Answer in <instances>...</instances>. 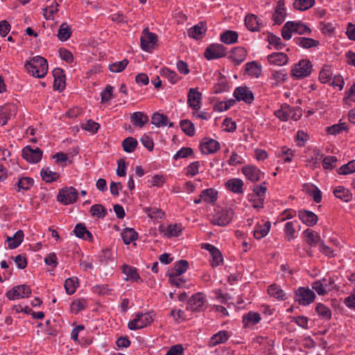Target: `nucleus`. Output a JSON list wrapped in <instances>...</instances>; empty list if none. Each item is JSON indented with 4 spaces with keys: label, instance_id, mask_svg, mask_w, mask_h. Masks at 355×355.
<instances>
[{
    "label": "nucleus",
    "instance_id": "f257e3e1",
    "mask_svg": "<svg viewBox=\"0 0 355 355\" xmlns=\"http://www.w3.org/2000/svg\"><path fill=\"white\" fill-rule=\"evenodd\" d=\"M24 67L27 72L36 78H44L48 72L47 60L40 55L33 57L25 62Z\"/></svg>",
    "mask_w": 355,
    "mask_h": 355
},
{
    "label": "nucleus",
    "instance_id": "f03ea898",
    "mask_svg": "<svg viewBox=\"0 0 355 355\" xmlns=\"http://www.w3.org/2000/svg\"><path fill=\"white\" fill-rule=\"evenodd\" d=\"M275 116L282 121H287L291 119L293 121L299 120L302 116V111L299 108L291 107L288 105L284 104L281 109L275 111Z\"/></svg>",
    "mask_w": 355,
    "mask_h": 355
},
{
    "label": "nucleus",
    "instance_id": "7ed1b4c3",
    "mask_svg": "<svg viewBox=\"0 0 355 355\" xmlns=\"http://www.w3.org/2000/svg\"><path fill=\"white\" fill-rule=\"evenodd\" d=\"M214 214L211 219L213 225L219 226H225L230 223L233 218L234 212L231 209H215Z\"/></svg>",
    "mask_w": 355,
    "mask_h": 355
},
{
    "label": "nucleus",
    "instance_id": "20e7f679",
    "mask_svg": "<svg viewBox=\"0 0 355 355\" xmlns=\"http://www.w3.org/2000/svg\"><path fill=\"white\" fill-rule=\"evenodd\" d=\"M78 194V191L74 187H64L59 191L57 199L62 204L67 205L77 200Z\"/></svg>",
    "mask_w": 355,
    "mask_h": 355
},
{
    "label": "nucleus",
    "instance_id": "39448f33",
    "mask_svg": "<svg viewBox=\"0 0 355 355\" xmlns=\"http://www.w3.org/2000/svg\"><path fill=\"white\" fill-rule=\"evenodd\" d=\"M98 261L100 266L105 271L113 269L116 265L114 254L111 250L108 248L104 249L98 255Z\"/></svg>",
    "mask_w": 355,
    "mask_h": 355
},
{
    "label": "nucleus",
    "instance_id": "423d86ee",
    "mask_svg": "<svg viewBox=\"0 0 355 355\" xmlns=\"http://www.w3.org/2000/svg\"><path fill=\"white\" fill-rule=\"evenodd\" d=\"M153 321V318L149 313H137L135 318L129 322L128 326L130 330H136L146 327Z\"/></svg>",
    "mask_w": 355,
    "mask_h": 355
},
{
    "label": "nucleus",
    "instance_id": "0eeeda50",
    "mask_svg": "<svg viewBox=\"0 0 355 355\" xmlns=\"http://www.w3.org/2000/svg\"><path fill=\"white\" fill-rule=\"evenodd\" d=\"M315 294L309 288L300 287L295 291V300L301 305H309L314 301Z\"/></svg>",
    "mask_w": 355,
    "mask_h": 355
},
{
    "label": "nucleus",
    "instance_id": "6e6552de",
    "mask_svg": "<svg viewBox=\"0 0 355 355\" xmlns=\"http://www.w3.org/2000/svg\"><path fill=\"white\" fill-rule=\"evenodd\" d=\"M312 71V64L308 60H302L295 64L292 69V75L297 78H302L309 76Z\"/></svg>",
    "mask_w": 355,
    "mask_h": 355
},
{
    "label": "nucleus",
    "instance_id": "1a4fd4ad",
    "mask_svg": "<svg viewBox=\"0 0 355 355\" xmlns=\"http://www.w3.org/2000/svg\"><path fill=\"white\" fill-rule=\"evenodd\" d=\"M204 55L209 60L223 58L226 55V48L221 44H211L207 47Z\"/></svg>",
    "mask_w": 355,
    "mask_h": 355
},
{
    "label": "nucleus",
    "instance_id": "9d476101",
    "mask_svg": "<svg viewBox=\"0 0 355 355\" xmlns=\"http://www.w3.org/2000/svg\"><path fill=\"white\" fill-rule=\"evenodd\" d=\"M206 303L204 293H197L193 295L187 302V309L192 311H202Z\"/></svg>",
    "mask_w": 355,
    "mask_h": 355
},
{
    "label": "nucleus",
    "instance_id": "9b49d317",
    "mask_svg": "<svg viewBox=\"0 0 355 355\" xmlns=\"http://www.w3.org/2000/svg\"><path fill=\"white\" fill-rule=\"evenodd\" d=\"M140 40L141 48L144 51H148L154 48L155 44L157 42V36L156 34L150 33L147 27L143 30Z\"/></svg>",
    "mask_w": 355,
    "mask_h": 355
},
{
    "label": "nucleus",
    "instance_id": "f8f14e48",
    "mask_svg": "<svg viewBox=\"0 0 355 355\" xmlns=\"http://www.w3.org/2000/svg\"><path fill=\"white\" fill-rule=\"evenodd\" d=\"M31 294V289L29 286L22 284L14 286L6 293V297L10 300L18 298L28 297Z\"/></svg>",
    "mask_w": 355,
    "mask_h": 355
},
{
    "label": "nucleus",
    "instance_id": "ddd939ff",
    "mask_svg": "<svg viewBox=\"0 0 355 355\" xmlns=\"http://www.w3.org/2000/svg\"><path fill=\"white\" fill-rule=\"evenodd\" d=\"M42 151L39 148L33 149L29 146H26L22 150L23 158L30 163L39 162L42 159Z\"/></svg>",
    "mask_w": 355,
    "mask_h": 355
},
{
    "label": "nucleus",
    "instance_id": "4468645a",
    "mask_svg": "<svg viewBox=\"0 0 355 355\" xmlns=\"http://www.w3.org/2000/svg\"><path fill=\"white\" fill-rule=\"evenodd\" d=\"M234 96L238 101H243L250 104L254 101V94L247 87H238L234 92Z\"/></svg>",
    "mask_w": 355,
    "mask_h": 355
},
{
    "label": "nucleus",
    "instance_id": "2eb2a0df",
    "mask_svg": "<svg viewBox=\"0 0 355 355\" xmlns=\"http://www.w3.org/2000/svg\"><path fill=\"white\" fill-rule=\"evenodd\" d=\"M202 94L198 92V88H191L187 95V103L189 106L194 110H198L200 108V101Z\"/></svg>",
    "mask_w": 355,
    "mask_h": 355
},
{
    "label": "nucleus",
    "instance_id": "dca6fc26",
    "mask_svg": "<svg viewBox=\"0 0 355 355\" xmlns=\"http://www.w3.org/2000/svg\"><path fill=\"white\" fill-rule=\"evenodd\" d=\"M202 248L207 250L209 252L212 258L211 266L213 267L218 266L223 263V259L222 254L220 251L214 245L209 243H205L202 244Z\"/></svg>",
    "mask_w": 355,
    "mask_h": 355
},
{
    "label": "nucleus",
    "instance_id": "f3484780",
    "mask_svg": "<svg viewBox=\"0 0 355 355\" xmlns=\"http://www.w3.org/2000/svg\"><path fill=\"white\" fill-rule=\"evenodd\" d=\"M54 77L53 89L54 90L62 91L66 86L65 75L62 69L56 68L53 71Z\"/></svg>",
    "mask_w": 355,
    "mask_h": 355
},
{
    "label": "nucleus",
    "instance_id": "a211bd4d",
    "mask_svg": "<svg viewBox=\"0 0 355 355\" xmlns=\"http://www.w3.org/2000/svg\"><path fill=\"white\" fill-rule=\"evenodd\" d=\"M17 113V106L15 104H6L0 108V119L3 120L2 125L7 123L8 120Z\"/></svg>",
    "mask_w": 355,
    "mask_h": 355
},
{
    "label": "nucleus",
    "instance_id": "6ab92c4d",
    "mask_svg": "<svg viewBox=\"0 0 355 355\" xmlns=\"http://www.w3.org/2000/svg\"><path fill=\"white\" fill-rule=\"evenodd\" d=\"M300 219L308 226L315 225L318 220L317 215L313 212L307 210H301L298 211Z\"/></svg>",
    "mask_w": 355,
    "mask_h": 355
},
{
    "label": "nucleus",
    "instance_id": "aec40b11",
    "mask_svg": "<svg viewBox=\"0 0 355 355\" xmlns=\"http://www.w3.org/2000/svg\"><path fill=\"white\" fill-rule=\"evenodd\" d=\"M247 51L243 47H235L231 51L229 58L238 65L243 62L246 58Z\"/></svg>",
    "mask_w": 355,
    "mask_h": 355
},
{
    "label": "nucleus",
    "instance_id": "412c9836",
    "mask_svg": "<svg viewBox=\"0 0 355 355\" xmlns=\"http://www.w3.org/2000/svg\"><path fill=\"white\" fill-rule=\"evenodd\" d=\"M130 121L135 127L142 128L148 121V116L141 112H135L130 116Z\"/></svg>",
    "mask_w": 355,
    "mask_h": 355
},
{
    "label": "nucleus",
    "instance_id": "4be33fe9",
    "mask_svg": "<svg viewBox=\"0 0 355 355\" xmlns=\"http://www.w3.org/2000/svg\"><path fill=\"white\" fill-rule=\"evenodd\" d=\"M245 176L252 182H257L260 179L261 171L259 168L253 166H246L242 168Z\"/></svg>",
    "mask_w": 355,
    "mask_h": 355
},
{
    "label": "nucleus",
    "instance_id": "5701e85b",
    "mask_svg": "<svg viewBox=\"0 0 355 355\" xmlns=\"http://www.w3.org/2000/svg\"><path fill=\"white\" fill-rule=\"evenodd\" d=\"M267 59L270 64L278 66L284 65L288 61V57L284 53H273L268 55Z\"/></svg>",
    "mask_w": 355,
    "mask_h": 355
},
{
    "label": "nucleus",
    "instance_id": "b1692460",
    "mask_svg": "<svg viewBox=\"0 0 355 355\" xmlns=\"http://www.w3.org/2000/svg\"><path fill=\"white\" fill-rule=\"evenodd\" d=\"M189 268V263L186 260H180L177 261L173 268L168 273V275L180 276Z\"/></svg>",
    "mask_w": 355,
    "mask_h": 355
},
{
    "label": "nucleus",
    "instance_id": "393cba45",
    "mask_svg": "<svg viewBox=\"0 0 355 355\" xmlns=\"http://www.w3.org/2000/svg\"><path fill=\"white\" fill-rule=\"evenodd\" d=\"M206 30L205 24L200 22L189 28L188 34L190 37L198 40L205 34Z\"/></svg>",
    "mask_w": 355,
    "mask_h": 355
},
{
    "label": "nucleus",
    "instance_id": "a878e982",
    "mask_svg": "<svg viewBox=\"0 0 355 355\" xmlns=\"http://www.w3.org/2000/svg\"><path fill=\"white\" fill-rule=\"evenodd\" d=\"M245 24L250 31H259L261 25L260 20L257 15L249 14L245 17Z\"/></svg>",
    "mask_w": 355,
    "mask_h": 355
},
{
    "label": "nucleus",
    "instance_id": "bb28decb",
    "mask_svg": "<svg viewBox=\"0 0 355 355\" xmlns=\"http://www.w3.org/2000/svg\"><path fill=\"white\" fill-rule=\"evenodd\" d=\"M286 16V10L284 8V1L279 0L277 2V5L275 8V12L273 14L274 20L276 24H281L284 21Z\"/></svg>",
    "mask_w": 355,
    "mask_h": 355
},
{
    "label": "nucleus",
    "instance_id": "cd10ccee",
    "mask_svg": "<svg viewBox=\"0 0 355 355\" xmlns=\"http://www.w3.org/2000/svg\"><path fill=\"white\" fill-rule=\"evenodd\" d=\"M73 232L76 236L78 238L83 239H88L89 241H92L93 236L92 233L88 231L85 224L78 223L75 226Z\"/></svg>",
    "mask_w": 355,
    "mask_h": 355
},
{
    "label": "nucleus",
    "instance_id": "c85d7f7f",
    "mask_svg": "<svg viewBox=\"0 0 355 355\" xmlns=\"http://www.w3.org/2000/svg\"><path fill=\"white\" fill-rule=\"evenodd\" d=\"M151 123L157 127L166 126L173 127V123H168V116L164 114L155 112L153 114Z\"/></svg>",
    "mask_w": 355,
    "mask_h": 355
},
{
    "label": "nucleus",
    "instance_id": "c756f323",
    "mask_svg": "<svg viewBox=\"0 0 355 355\" xmlns=\"http://www.w3.org/2000/svg\"><path fill=\"white\" fill-rule=\"evenodd\" d=\"M334 194L336 198L347 202L352 200L353 198V194L350 191L341 186L337 187L334 189Z\"/></svg>",
    "mask_w": 355,
    "mask_h": 355
},
{
    "label": "nucleus",
    "instance_id": "7c9ffc66",
    "mask_svg": "<svg viewBox=\"0 0 355 355\" xmlns=\"http://www.w3.org/2000/svg\"><path fill=\"white\" fill-rule=\"evenodd\" d=\"M203 154L214 153L220 148V144L215 139H209L201 145Z\"/></svg>",
    "mask_w": 355,
    "mask_h": 355
},
{
    "label": "nucleus",
    "instance_id": "2f4dec72",
    "mask_svg": "<svg viewBox=\"0 0 355 355\" xmlns=\"http://www.w3.org/2000/svg\"><path fill=\"white\" fill-rule=\"evenodd\" d=\"M304 234L306 237V242L311 246H315L318 243L320 244L322 242L320 235L313 230L307 229Z\"/></svg>",
    "mask_w": 355,
    "mask_h": 355
},
{
    "label": "nucleus",
    "instance_id": "473e14b6",
    "mask_svg": "<svg viewBox=\"0 0 355 355\" xmlns=\"http://www.w3.org/2000/svg\"><path fill=\"white\" fill-rule=\"evenodd\" d=\"M243 181L237 178L230 179L226 182L227 188L230 191L237 193H243Z\"/></svg>",
    "mask_w": 355,
    "mask_h": 355
},
{
    "label": "nucleus",
    "instance_id": "72a5a7b5",
    "mask_svg": "<svg viewBox=\"0 0 355 355\" xmlns=\"http://www.w3.org/2000/svg\"><path fill=\"white\" fill-rule=\"evenodd\" d=\"M40 175L42 180L47 183L54 182L60 178V174L58 173L51 171L49 167L43 168L41 170Z\"/></svg>",
    "mask_w": 355,
    "mask_h": 355
},
{
    "label": "nucleus",
    "instance_id": "f704fd0d",
    "mask_svg": "<svg viewBox=\"0 0 355 355\" xmlns=\"http://www.w3.org/2000/svg\"><path fill=\"white\" fill-rule=\"evenodd\" d=\"M220 39L226 44H234L238 40V33L234 31H226L220 35Z\"/></svg>",
    "mask_w": 355,
    "mask_h": 355
},
{
    "label": "nucleus",
    "instance_id": "c9c22d12",
    "mask_svg": "<svg viewBox=\"0 0 355 355\" xmlns=\"http://www.w3.org/2000/svg\"><path fill=\"white\" fill-rule=\"evenodd\" d=\"M123 241L125 245L137 239L138 234L132 228H125L121 232Z\"/></svg>",
    "mask_w": 355,
    "mask_h": 355
},
{
    "label": "nucleus",
    "instance_id": "e433bc0d",
    "mask_svg": "<svg viewBox=\"0 0 355 355\" xmlns=\"http://www.w3.org/2000/svg\"><path fill=\"white\" fill-rule=\"evenodd\" d=\"M218 191L214 189H207L201 192L200 197L205 202L214 203L217 200Z\"/></svg>",
    "mask_w": 355,
    "mask_h": 355
},
{
    "label": "nucleus",
    "instance_id": "4c0bfd02",
    "mask_svg": "<svg viewBox=\"0 0 355 355\" xmlns=\"http://www.w3.org/2000/svg\"><path fill=\"white\" fill-rule=\"evenodd\" d=\"M33 183L34 180L31 178L23 177L21 178H19L15 185L17 187V191H20L21 190H29L33 187Z\"/></svg>",
    "mask_w": 355,
    "mask_h": 355
},
{
    "label": "nucleus",
    "instance_id": "58836bf2",
    "mask_svg": "<svg viewBox=\"0 0 355 355\" xmlns=\"http://www.w3.org/2000/svg\"><path fill=\"white\" fill-rule=\"evenodd\" d=\"M296 44L300 45L304 49H309L311 47H315L319 45L320 42L318 40H315L312 38L309 37H297L295 39Z\"/></svg>",
    "mask_w": 355,
    "mask_h": 355
},
{
    "label": "nucleus",
    "instance_id": "ea45409f",
    "mask_svg": "<svg viewBox=\"0 0 355 355\" xmlns=\"http://www.w3.org/2000/svg\"><path fill=\"white\" fill-rule=\"evenodd\" d=\"M122 271L127 276L125 278L126 280L131 279L137 282L140 279V276L137 270L132 266L123 265L122 267Z\"/></svg>",
    "mask_w": 355,
    "mask_h": 355
},
{
    "label": "nucleus",
    "instance_id": "a19ab883",
    "mask_svg": "<svg viewBox=\"0 0 355 355\" xmlns=\"http://www.w3.org/2000/svg\"><path fill=\"white\" fill-rule=\"evenodd\" d=\"M229 335L225 331H220L214 334L209 340L210 346H216L218 344L225 343L227 340Z\"/></svg>",
    "mask_w": 355,
    "mask_h": 355
},
{
    "label": "nucleus",
    "instance_id": "79ce46f5",
    "mask_svg": "<svg viewBox=\"0 0 355 355\" xmlns=\"http://www.w3.org/2000/svg\"><path fill=\"white\" fill-rule=\"evenodd\" d=\"M71 35L70 26L66 23H62L58 29V37L61 41L67 40Z\"/></svg>",
    "mask_w": 355,
    "mask_h": 355
},
{
    "label": "nucleus",
    "instance_id": "37998d69",
    "mask_svg": "<svg viewBox=\"0 0 355 355\" xmlns=\"http://www.w3.org/2000/svg\"><path fill=\"white\" fill-rule=\"evenodd\" d=\"M89 212L92 216L103 218L107 214V209L101 204H96L91 207Z\"/></svg>",
    "mask_w": 355,
    "mask_h": 355
},
{
    "label": "nucleus",
    "instance_id": "c03bdc74",
    "mask_svg": "<svg viewBox=\"0 0 355 355\" xmlns=\"http://www.w3.org/2000/svg\"><path fill=\"white\" fill-rule=\"evenodd\" d=\"M47 2L51 3L47 5L46 7L43 9V15L46 19H50L53 14L58 11V7L59 6V4L55 1L51 2L50 0L47 1Z\"/></svg>",
    "mask_w": 355,
    "mask_h": 355
},
{
    "label": "nucleus",
    "instance_id": "a18cd8bd",
    "mask_svg": "<svg viewBox=\"0 0 355 355\" xmlns=\"http://www.w3.org/2000/svg\"><path fill=\"white\" fill-rule=\"evenodd\" d=\"M78 285V280L76 277L67 278L64 282V288L68 295H72L76 292Z\"/></svg>",
    "mask_w": 355,
    "mask_h": 355
},
{
    "label": "nucleus",
    "instance_id": "49530a36",
    "mask_svg": "<svg viewBox=\"0 0 355 355\" xmlns=\"http://www.w3.org/2000/svg\"><path fill=\"white\" fill-rule=\"evenodd\" d=\"M137 144L138 142L137 139L131 137H127L122 142L123 150L126 153L133 152L135 150Z\"/></svg>",
    "mask_w": 355,
    "mask_h": 355
},
{
    "label": "nucleus",
    "instance_id": "de8ad7c7",
    "mask_svg": "<svg viewBox=\"0 0 355 355\" xmlns=\"http://www.w3.org/2000/svg\"><path fill=\"white\" fill-rule=\"evenodd\" d=\"M270 228V221H266L263 225H259L254 231V236L257 239H261L266 236Z\"/></svg>",
    "mask_w": 355,
    "mask_h": 355
},
{
    "label": "nucleus",
    "instance_id": "09e8293b",
    "mask_svg": "<svg viewBox=\"0 0 355 355\" xmlns=\"http://www.w3.org/2000/svg\"><path fill=\"white\" fill-rule=\"evenodd\" d=\"M268 293L271 297H275L281 300H284V291L282 290L280 287L275 284L269 286L268 288Z\"/></svg>",
    "mask_w": 355,
    "mask_h": 355
},
{
    "label": "nucleus",
    "instance_id": "8fccbe9b",
    "mask_svg": "<svg viewBox=\"0 0 355 355\" xmlns=\"http://www.w3.org/2000/svg\"><path fill=\"white\" fill-rule=\"evenodd\" d=\"M180 125L182 130L188 136L192 137L195 134V127L193 123L188 120L184 119L180 121Z\"/></svg>",
    "mask_w": 355,
    "mask_h": 355
},
{
    "label": "nucleus",
    "instance_id": "3c124183",
    "mask_svg": "<svg viewBox=\"0 0 355 355\" xmlns=\"http://www.w3.org/2000/svg\"><path fill=\"white\" fill-rule=\"evenodd\" d=\"M261 320L260 315L255 312H249L248 314L244 315L243 317V322L245 327L249 324H255Z\"/></svg>",
    "mask_w": 355,
    "mask_h": 355
},
{
    "label": "nucleus",
    "instance_id": "603ef678",
    "mask_svg": "<svg viewBox=\"0 0 355 355\" xmlns=\"http://www.w3.org/2000/svg\"><path fill=\"white\" fill-rule=\"evenodd\" d=\"M315 3V0H295L293 6L299 10H306L311 8Z\"/></svg>",
    "mask_w": 355,
    "mask_h": 355
},
{
    "label": "nucleus",
    "instance_id": "864d4df0",
    "mask_svg": "<svg viewBox=\"0 0 355 355\" xmlns=\"http://www.w3.org/2000/svg\"><path fill=\"white\" fill-rule=\"evenodd\" d=\"M160 73L162 76L166 78L168 80V81L172 84L176 83L180 79L177 73L174 71H172L168 68L162 69L161 70Z\"/></svg>",
    "mask_w": 355,
    "mask_h": 355
},
{
    "label": "nucleus",
    "instance_id": "5fc2aeb1",
    "mask_svg": "<svg viewBox=\"0 0 355 355\" xmlns=\"http://www.w3.org/2000/svg\"><path fill=\"white\" fill-rule=\"evenodd\" d=\"M347 130V126L345 123L335 124L326 128L327 132L332 135H336Z\"/></svg>",
    "mask_w": 355,
    "mask_h": 355
},
{
    "label": "nucleus",
    "instance_id": "6e6d98bb",
    "mask_svg": "<svg viewBox=\"0 0 355 355\" xmlns=\"http://www.w3.org/2000/svg\"><path fill=\"white\" fill-rule=\"evenodd\" d=\"M322 281L324 283H322L320 281H315L312 284V288L315 290L320 295H323L327 293V279L324 278Z\"/></svg>",
    "mask_w": 355,
    "mask_h": 355
},
{
    "label": "nucleus",
    "instance_id": "4d7b16f0",
    "mask_svg": "<svg viewBox=\"0 0 355 355\" xmlns=\"http://www.w3.org/2000/svg\"><path fill=\"white\" fill-rule=\"evenodd\" d=\"M293 21H287L282 28V36L284 40H290L293 33Z\"/></svg>",
    "mask_w": 355,
    "mask_h": 355
},
{
    "label": "nucleus",
    "instance_id": "13d9d810",
    "mask_svg": "<svg viewBox=\"0 0 355 355\" xmlns=\"http://www.w3.org/2000/svg\"><path fill=\"white\" fill-rule=\"evenodd\" d=\"M332 75L331 67L326 65L321 70L319 74V79L322 83H328L331 80V76Z\"/></svg>",
    "mask_w": 355,
    "mask_h": 355
},
{
    "label": "nucleus",
    "instance_id": "bf43d9fd",
    "mask_svg": "<svg viewBox=\"0 0 355 355\" xmlns=\"http://www.w3.org/2000/svg\"><path fill=\"white\" fill-rule=\"evenodd\" d=\"M81 128L88 132L94 134L98 130L100 125L93 120L89 119L85 123H83L81 125Z\"/></svg>",
    "mask_w": 355,
    "mask_h": 355
},
{
    "label": "nucleus",
    "instance_id": "052dcab7",
    "mask_svg": "<svg viewBox=\"0 0 355 355\" xmlns=\"http://www.w3.org/2000/svg\"><path fill=\"white\" fill-rule=\"evenodd\" d=\"M318 314L325 319H330L331 316V310L322 304H318L315 307Z\"/></svg>",
    "mask_w": 355,
    "mask_h": 355
},
{
    "label": "nucleus",
    "instance_id": "680f3d73",
    "mask_svg": "<svg viewBox=\"0 0 355 355\" xmlns=\"http://www.w3.org/2000/svg\"><path fill=\"white\" fill-rule=\"evenodd\" d=\"M182 232V228L180 225H170L168 226L166 230L164 231V234L168 236H177Z\"/></svg>",
    "mask_w": 355,
    "mask_h": 355
},
{
    "label": "nucleus",
    "instance_id": "e2e57ef3",
    "mask_svg": "<svg viewBox=\"0 0 355 355\" xmlns=\"http://www.w3.org/2000/svg\"><path fill=\"white\" fill-rule=\"evenodd\" d=\"M355 171L354 160L349 162L347 164L343 165L338 170V173L340 175H347Z\"/></svg>",
    "mask_w": 355,
    "mask_h": 355
},
{
    "label": "nucleus",
    "instance_id": "0e129e2a",
    "mask_svg": "<svg viewBox=\"0 0 355 355\" xmlns=\"http://www.w3.org/2000/svg\"><path fill=\"white\" fill-rule=\"evenodd\" d=\"M128 60L123 59L122 61L114 62L110 65L109 69L111 71L115 73L121 72L128 64Z\"/></svg>",
    "mask_w": 355,
    "mask_h": 355
},
{
    "label": "nucleus",
    "instance_id": "69168bd1",
    "mask_svg": "<svg viewBox=\"0 0 355 355\" xmlns=\"http://www.w3.org/2000/svg\"><path fill=\"white\" fill-rule=\"evenodd\" d=\"M24 237V232L22 230H18L14 235L15 241L8 244V248L10 249L17 248L23 241Z\"/></svg>",
    "mask_w": 355,
    "mask_h": 355
},
{
    "label": "nucleus",
    "instance_id": "338daca9",
    "mask_svg": "<svg viewBox=\"0 0 355 355\" xmlns=\"http://www.w3.org/2000/svg\"><path fill=\"white\" fill-rule=\"evenodd\" d=\"M268 41L269 44L273 45L277 50H280L285 46V44L282 43L281 38L273 34L268 35Z\"/></svg>",
    "mask_w": 355,
    "mask_h": 355
},
{
    "label": "nucleus",
    "instance_id": "774afa93",
    "mask_svg": "<svg viewBox=\"0 0 355 355\" xmlns=\"http://www.w3.org/2000/svg\"><path fill=\"white\" fill-rule=\"evenodd\" d=\"M293 33L302 35L305 33H310L311 29L302 22L293 21Z\"/></svg>",
    "mask_w": 355,
    "mask_h": 355
}]
</instances>
